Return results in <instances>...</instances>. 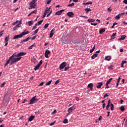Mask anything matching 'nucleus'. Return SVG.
<instances>
[{"label": "nucleus", "instance_id": "58836bf2", "mask_svg": "<svg viewBox=\"0 0 127 127\" xmlns=\"http://www.w3.org/2000/svg\"><path fill=\"white\" fill-rule=\"evenodd\" d=\"M74 3H72L71 4H68L67 6H70V7H72V6H74Z\"/></svg>", "mask_w": 127, "mask_h": 127}, {"label": "nucleus", "instance_id": "c03bdc74", "mask_svg": "<svg viewBox=\"0 0 127 127\" xmlns=\"http://www.w3.org/2000/svg\"><path fill=\"white\" fill-rule=\"evenodd\" d=\"M36 26H37V23H36L35 24V25L33 27L32 30H34L35 29H36Z\"/></svg>", "mask_w": 127, "mask_h": 127}, {"label": "nucleus", "instance_id": "2eb2a0df", "mask_svg": "<svg viewBox=\"0 0 127 127\" xmlns=\"http://www.w3.org/2000/svg\"><path fill=\"white\" fill-rule=\"evenodd\" d=\"M27 23H28L29 26H31L33 25V23H34V21L31 20L26 23V24H27Z\"/></svg>", "mask_w": 127, "mask_h": 127}, {"label": "nucleus", "instance_id": "bf43d9fd", "mask_svg": "<svg viewBox=\"0 0 127 127\" xmlns=\"http://www.w3.org/2000/svg\"><path fill=\"white\" fill-rule=\"evenodd\" d=\"M46 12H45V13H44V15L43 16V18H44V17H45V16H46Z\"/></svg>", "mask_w": 127, "mask_h": 127}, {"label": "nucleus", "instance_id": "37998d69", "mask_svg": "<svg viewBox=\"0 0 127 127\" xmlns=\"http://www.w3.org/2000/svg\"><path fill=\"white\" fill-rule=\"evenodd\" d=\"M31 13H32V14H33V13H35V14L37 13V10L36 9V10H35L32 11V12H31Z\"/></svg>", "mask_w": 127, "mask_h": 127}, {"label": "nucleus", "instance_id": "1a4fd4ad", "mask_svg": "<svg viewBox=\"0 0 127 127\" xmlns=\"http://www.w3.org/2000/svg\"><path fill=\"white\" fill-rule=\"evenodd\" d=\"M64 9H62L60 11H58L57 12H56L55 14L56 15H61V14H62V12H63V11H64Z\"/></svg>", "mask_w": 127, "mask_h": 127}, {"label": "nucleus", "instance_id": "de8ad7c7", "mask_svg": "<svg viewBox=\"0 0 127 127\" xmlns=\"http://www.w3.org/2000/svg\"><path fill=\"white\" fill-rule=\"evenodd\" d=\"M110 106H111V105L108 104L106 106V110L107 111H108V110H109V108H110Z\"/></svg>", "mask_w": 127, "mask_h": 127}, {"label": "nucleus", "instance_id": "dca6fc26", "mask_svg": "<svg viewBox=\"0 0 127 127\" xmlns=\"http://www.w3.org/2000/svg\"><path fill=\"white\" fill-rule=\"evenodd\" d=\"M105 31H106V29L104 28H103V29L100 30L99 33H100V34H103V33L104 32H105Z\"/></svg>", "mask_w": 127, "mask_h": 127}, {"label": "nucleus", "instance_id": "09e8293b", "mask_svg": "<svg viewBox=\"0 0 127 127\" xmlns=\"http://www.w3.org/2000/svg\"><path fill=\"white\" fill-rule=\"evenodd\" d=\"M91 25H94V26H96V25H97V24H98V23H91Z\"/></svg>", "mask_w": 127, "mask_h": 127}, {"label": "nucleus", "instance_id": "774afa93", "mask_svg": "<svg viewBox=\"0 0 127 127\" xmlns=\"http://www.w3.org/2000/svg\"><path fill=\"white\" fill-rule=\"evenodd\" d=\"M16 29H17V28L16 26H15L13 28V30H16Z\"/></svg>", "mask_w": 127, "mask_h": 127}, {"label": "nucleus", "instance_id": "4468645a", "mask_svg": "<svg viewBox=\"0 0 127 127\" xmlns=\"http://www.w3.org/2000/svg\"><path fill=\"white\" fill-rule=\"evenodd\" d=\"M103 86V82H99L98 83V85L96 86L97 89H100Z\"/></svg>", "mask_w": 127, "mask_h": 127}, {"label": "nucleus", "instance_id": "79ce46f5", "mask_svg": "<svg viewBox=\"0 0 127 127\" xmlns=\"http://www.w3.org/2000/svg\"><path fill=\"white\" fill-rule=\"evenodd\" d=\"M70 67H69V64L67 65V66L65 67L64 71H67V69H69Z\"/></svg>", "mask_w": 127, "mask_h": 127}, {"label": "nucleus", "instance_id": "6ab92c4d", "mask_svg": "<svg viewBox=\"0 0 127 127\" xmlns=\"http://www.w3.org/2000/svg\"><path fill=\"white\" fill-rule=\"evenodd\" d=\"M85 11L86 12V13H88V12L91 11V8H87L85 9Z\"/></svg>", "mask_w": 127, "mask_h": 127}, {"label": "nucleus", "instance_id": "c9c22d12", "mask_svg": "<svg viewBox=\"0 0 127 127\" xmlns=\"http://www.w3.org/2000/svg\"><path fill=\"white\" fill-rule=\"evenodd\" d=\"M93 83H89L88 85V88H92V87H93Z\"/></svg>", "mask_w": 127, "mask_h": 127}, {"label": "nucleus", "instance_id": "13d9d810", "mask_svg": "<svg viewBox=\"0 0 127 127\" xmlns=\"http://www.w3.org/2000/svg\"><path fill=\"white\" fill-rule=\"evenodd\" d=\"M113 65H111L108 67V69H111V70H113Z\"/></svg>", "mask_w": 127, "mask_h": 127}, {"label": "nucleus", "instance_id": "680f3d73", "mask_svg": "<svg viewBox=\"0 0 127 127\" xmlns=\"http://www.w3.org/2000/svg\"><path fill=\"white\" fill-rule=\"evenodd\" d=\"M106 97H109V95H108V94H105L103 98L105 99V98H106Z\"/></svg>", "mask_w": 127, "mask_h": 127}, {"label": "nucleus", "instance_id": "7c9ffc66", "mask_svg": "<svg viewBox=\"0 0 127 127\" xmlns=\"http://www.w3.org/2000/svg\"><path fill=\"white\" fill-rule=\"evenodd\" d=\"M115 18L116 19H120V18H121V15L120 14H119L118 15H117L116 17H115Z\"/></svg>", "mask_w": 127, "mask_h": 127}, {"label": "nucleus", "instance_id": "a18cd8bd", "mask_svg": "<svg viewBox=\"0 0 127 127\" xmlns=\"http://www.w3.org/2000/svg\"><path fill=\"white\" fill-rule=\"evenodd\" d=\"M4 85H5V82H4L0 86L1 88H3L4 87Z\"/></svg>", "mask_w": 127, "mask_h": 127}, {"label": "nucleus", "instance_id": "338daca9", "mask_svg": "<svg viewBox=\"0 0 127 127\" xmlns=\"http://www.w3.org/2000/svg\"><path fill=\"white\" fill-rule=\"evenodd\" d=\"M120 81H121V77H119L117 82L120 83Z\"/></svg>", "mask_w": 127, "mask_h": 127}, {"label": "nucleus", "instance_id": "f257e3e1", "mask_svg": "<svg viewBox=\"0 0 127 127\" xmlns=\"http://www.w3.org/2000/svg\"><path fill=\"white\" fill-rule=\"evenodd\" d=\"M26 55V53L21 52L16 55L13 54L10 57V59H12V61L10 62V65H11L14 63H16V62H18L21 59V57L20 56H24V55Z\"/></svg>", "mask_w": 127, "mask_h": 127}, {"label": "nucleus", "instance_id": "ddd939ff", "mask_svg": "<svg viewBox=\"0 0 127 127\" xmlns=\"http://www.w3.org/2000/svg\"><path fill=\"white\" fill-rule=\"evenodd\" d=\"M10 60L11 61V62H12V59H10V58H9V60L8 61H7L5 63V64H4V67H5L6 66H7V65H8V64H9V61H10Z\"/></svg>", "mask_w": 127, "mask_h": 127}, {"label": "nucleus", "instance_id": "603ef678", "mask_svg": "<svg viewBox=\"0 0 127 127\" xmlns=\"http://www.w3.org/2000/svg\"><path fill=\"white\" fill-rule=\"evenodd\" d=\"M119 14L120 15V16H121V15H122V16H124V15L125 14H126V13L123 12V13H120Z\"/></svg>", "mask_w": 127, "mask_h": 127}, {"label": "nucleus", "instance_id": "423d86ee", "mask_svg": "<svg viewBox=\"0 0 127 127\" xmlns=\"http://www.w3.org/2000/svg\"><path fill=\"white\" fill-rule=\"evenodd\" d=\"M24 36V33L20 34V35H15L13 37V39H18V38H21L23 36Z\"/></svg>", "mask_w": 127, "mask_h": 127}, {"label": "nucleus", "instance_id": "412c9836", "mask_svg": "<svg viewBox=\"0 0 127 127\" xmlns=\"http://www.w3.org/2000/svg\"><path fill=\"white\" fill-rule=\"evenodd\" d=\"M16 27L17 28L20 27L21 26V20H20V22L19 23H18L17 25H16Z\"/></svg>", "mask_w": 127, "mask_h": 127}, {"label": "nucleus", "instance_id": "c756f323", "mask_svg": "<svg viewBox=\"0 0 127 127\" xmlns=\"http://www.w3.org/2000/svg\"><path fill=\"white\" fill-rule=\"evenodd\" d=\"M110 106H111V111H114V109H115L114 104H113V103H112V104L110 105Z\"/></svg>", "mask_w": 127, "mask_h": 127}, {"label": "nucleus", "instance_id": "69168bd1", "mask_svg": "<svg viewBox=\"0 0 127 127\" xmlns=\"http://www.w3.org/2000/svg\"><path fill=\"white\" fill-rule=\"evenodd\" d=\"M36 38V36H34L32 38V40H34Z\"/></svg>", "mask_w": 127, "mask_h": 127}, {"label": "nucleus", "instance_id": "9b49d317", "mask_svg": "<svg viewBox=\"0 0 127 127\" xmlns=\"http://www.w3.org/2000/svg\"><path fill=\"white\" fill-rule=\"evenodd\" d=\"M67 16H69V17H73L74 16V13L72 12H68L67 13Z\"/></svg>", "mask_w": 127, "mask_h": 127}, {"label": "nucleus", "instance_id": "e2e57ef3", "mask_svg": "<svg viewBox=\"0 0 127 127\" xmlns=\"http://www.w3.org/2000/svg\"><path fill=\"white\" fill-rule=\"evenodd\" d=\"M103 119V117L102 116H100L99 118H98V121H101Z\"/></svg>", "mask_w": 127, "mask_h": 127}, {"label": "nucleus", "instance_id": "b1692460", "mask_svg": "<svg viewBox=\"0 0 127 127\" xmlns=\"http://www.w3.org/2000/svg\"><path fill=\"white\" fill-rule=\"evenodd\" d=\"M51 8V7H49L48 8V7L47 8V9L45 10V12H46V13H48L49 12V11H50V9Z\"/></svg>", "mask_w": 127, "mask_h": 127}, {"label": "nucleus", "instance_id": "7ed1b4c3", "mask_svg": "<svg viewBox=\"0 0 127 127\" xmlns=\"http://www.w3.org/2000/svg\"><path fill=\"white\" fill-rule=\"evenodd\" d=\"M36 96L33 97L29 101V105L35 104L36 102H38V99L36 98Z\"/></svg>", "mask_w": 127, "mask_h": 127}, {"label": "nucleus", "instance_id": "5fc2aeb1", "mask_svg": "<svg viewBox=\"0 0 127 127\" xmlns=\"http://www.w3.org/2000/svg\"><path fill=\"white\" fill-rule=\"evenodd\" d=\"M126 63H127V61H123L122 62V63L121 64H126Z\"/></svg>", "mask_w": 127, "mask_h": 127}, {"label": "nucleus", "instance_id": "0eeeda50", "mask_svg": "<svg viewBox=\"0 0 127 127\" xmlns=\"http://www.w3.org/2000/svg\"><path fill=\"white\" fill-rule=\"evenodd\" d=\"M50 53H51V52H50V51L47 50L45 52V56L46 57V58H49V56H48V55H49V54H50Z\"/></svg>", "mask_w": 127, "mask_h": 127}, {"label": "nucleus", "instance_id": "49530a36", "mask_svg": "<svg viewBox=\"0 0 127 127\" xmlns=\"http://www.w3.org/2000/svg\"><path fill=\"white\" fill-rule=\"evenodd\" d=\"M2 34H3V31L0 32V37H1V36H2Z\"/></svg>", "mask_w": 127, "mask_h": 127}, {"label": "nucleus", "instance_id": "a211bd4d", "mask_svg": "<svg viewBox=\"0 0 127 127\" xmlns=\"http://www.w3.org/2000/svg\"><path fill=\"white\" fill-rule=\"evenodd\" d=\"M27 30L25 29L24 32H23L22 33H24V35H26V34H29L30 32L28 31H27Z\"/></svg>", "mask_w": 127, "mask_h": 127}, {"label": "nucleus", "instance_id": "72a5a7b5", "mask_svg": "<svg viewBox=\"0 0 127 127\" xmlns=\"http://www.w3.org/2000/svg\"><path fill=\"white\" fill-rule=\"evenodd\" d=\"M48 26H49V23L46 24L45 25V26H44V29H46V28H47L48 27Z\"/></svg>", "mask_w": 127, "mask_h": 127}, {"label": "nucleus", "instance_id": "aec40b11", "mask_svg": "<svg viewBox=\"0 0 127 127\" xmlns=\"http://www.w3.org/2000/svg\"><path fill=\"white\" fill-rule=\"evenodd\" d=\"M105 60H107V61H110L111 60V56H107L105 58Z\"/></svg>", "mask_w": 127, "mask_h": 127}, {"label": "nucleus", "instance_id": "f3484780", "mask_svg": "<svg viewBox=\"0 0 127 127\" xmlns=\"http://www.w3.org/2000/svg\"><path fill=\"white\" fill-rule=\"evenodd\" d=\"M116 35H117V33H114L111 36V39H115L116 38Z\"/></svg>", "mask_w": 127, "mask_h": 127}, {"label": "nucleus", "instance_id": "052dcab7", "mask_svg": "<svg viewBox=\"0 0 127 127\" xmlns=\"http://www.w3.org/2000/svg\"><path fill=\"white\" fill-rule=\"evenodd\" d=\"M123 2L124 3H125V4H127V0H124Z\"/></svg>", "mask_w": 127, "mask_h": 127}, {"label": "nucleus", "instance_id": "4c0bfd02", "mask_svg": "<svg viewBox=\"0 0 127 127\" xmlns=\"http://www.w3.org/2000/svg\"><path fill=\"white\" fill-rule=\"evenodd\" d=\"M39 30V29H37L34 32V35L35 34H37V33H38V31Z\"/></svg>", "mask_w": 127, "mask_h": 127}, {"label": "nucleus", "instance_id": "0e129e2a", "mask_svg": "<svg viewBox=\"0 0 127 127\" xmlns=\"http://www.w3.org/2000/svg\"><path fill=\"white\" fill-rule=\"evenodd\" d=\"M88 4H92L93 3V2L92 1H88L87 2Z\"/></svg>", "mask_w": 127, "mask_h": 127}, {"label": "nucleus", "instance_id": "f03ea898", "mask_svg": "<svg viewBox=\"0 0 127 127\" xmlns=\"http://www.w3.org/2000/svg\"><path fill=\"white\" fill-rule=\"evenodd\" d=\"M36 1H37V0H32V1L29 4L30 8L29 9H31V8H35V6H36Z\"/></svg>", "mask_w": 127, "mask_h": 127}, {"label": "nucleus", "instance_id": "864d4df0", "mask_svg": "<svg viewBox=\"0 0 127 127\" xmlns=\"http://www.w3.org/2000/svg\"><path fill=\"white\" fill-rule=\"evenodd\" d=\"M105 107H106V103H103L102 105L103 109H105Z\"/></svg>", "mask_w": 127, "mask_h": 127}, {"label": "nucleus", "instance_id": "8fccbe9b", "mask_svg": "<svg viewBox=\"0 0 127 127\" xmlns=\"http://www.w3.org/2000/svg\"><path fill=\"white\" fill-rule=\"evenodd\" d=\"M110 83H111V81H110V80H109V79H108V80L107 81V82H106V85H109V84H110Z\"/></svg>", "mask_w": 127, "mask_h": 127}, {"label": "nucleus", "instance_id": "a19ab883", "mask_svg": "<svg viewBox=\"0 0 127 127\" xmlns=\"http://www.w3.org/2000/svg\"><path fill=\"white\" fill-rule=\"evenodd\" d=\"M42 22H43V20H40V21L38 22L37 25H40V24H41Z\"/></svg>", "mask_w": 127, "mask_h": 127}, {"label": "nucleus", "instance_id": "5701e85b", "mask_svg": "<svg viewBox=\"0 0 127 127\" xmlns=\"http://www.w3.org/2000/svg\"><path fill=\"white\" fill-rule=\"evenodd\" d=\"M35 46H36V45H35V44H34L32 45L31 46H30V47H29L28 48V49H32V48L35 47Z\"/></svg>", "mask_w": 127, "mask_h": 127}, {"label": "nucleus", "instance_id": "6e6d98bb", "mask_svg": "<svg viewBox=\"0 0 127 127\" xmlns=\"http://www.w3.org/2000/svg\"><path fill=\"white\" fill-rule=\"evenodd\" d=\"M52 0H49L47 2V4H49Z\"/></svg>", "mask_w": 127, "mask_h": 127}, {"label": "nucleus", "instance_id": "3c124183", "mask_svg": "<svg viewBox=\"0 0 127 127\" xmlns=\"http://www.w3.org/2000/svg\"><path fill=\"white\" fill-rule=\"evenodd\" d=\"M55 123H56V121H54L53 123H51L50 126H54V125H55Z\"/></svg>", "mask_w": 127, "mask_h": 127}, {"label": "nucleus", "instance_id": "9d476101", "mask_svg": "<svg viewBox=\"0 0 127 127\" xmlns=\"http://www.w3.org/2000/svg\"><path fill=\"white\" fill-rule=\"evenodd\" d=\"M54 31H55V29L53 28L50 34V38H52L53 35H54Z\"/></svg>", "mask_w": 127, "mask_h": 127}, {"label": "nucleus", "instance_id": "e433bc0d", "mask_svg": "<svg viewBox=\"0 0 127 127\" xmlns=\"http://www.w3.org/2000/svg\"><path fill=\"white\" fill-rule=\"evenodd\" d=\"M64 124H68V119H64L63 121Z\"/></svg>", "mask_w": 127, "mask_h": 127}, {"label": "nucleus", "instance_id": "f8f14e48", "mask_svg": "<svg viewBox=\"0 0 127 127\" xmlns=\"http://www.w3.org/2000/svg\"><path fill=\"white\" fill-rule=\"evenodd\" d=\"M35 118V116H30L28 119V122H32V121L34 120Z\"/></svg>", "mask_w": 127, "mask_h": 127}, {"label": "nucleus", "instance_id": "4d7b16f0", "mask_svg": "<svg viewBox=\"0 0 127 127\" xmlns=\"http://www.w3.org/2000/svg\"><path fill=\"white\" fill-rule=\"evenodd\" d=\"M43 85H44V82H42L39 85V86H43Z\"/></svg>", "mask_w": 127, "mask_h": 127}, {"label": "nucleus", "instance_id": "4be33fe9", "mask_svg": "<svg viewBox=\"0 0 127 127\" xmlns=\"http://www.w3.org/2000/svg\"><path fill=\"white\" fill-rule=\"evenodd\" d=\"M97 56H98V54H94L92 56L91 59H95V58L97 57Z\"/></svg>", "mask_w": 127, "mask_h": 127}, {"label": "nucleus", "instance_id": "bb28decb", "mask_svg": "<svg viewBox=\"0 0 127 127\" xmlns=\"http://www.w3.org/2000/svg\"><path fill=\"white\" fill-rule=\"evenodd\" d=\"M87 21L89 22H95V20L94 19H88Z\"/></svg>", "mask_w": 127, "mask_h": 127}, {"label": "nucleus", "instance_id": "a878e982", "mask_svg": "<svg viewBox=\"0 0 127 127\" xmlns=\"http://www.w3.org/2000/svg\"><path fill=\"white\" fill-rule=\"evenodd\" d=\"M9 40V35H8L4 39L5 42H7Z\"/></svg>", "mask_w": 127, "mask_h": 127}, {"label": "nucleus", "instance_id": "39448f33", "mask_svg": "<svg viewBox=\"0 0 127 127\" xmlns=\"http://www.w3.org/2000/svg\"><path fill=\"white\" fill-rule=\"evenodd\" d=\"M66 67V62H64L63 63H62L59 67L60 70H62L64 69Z\"/></svg>", "mask_w": 127, "mask_h": 127}, {"label": "nucleus", "instance_id": "cd10ccee", "mask_svg": "<svg viewBox=\"0 0 127 127\" xmlns=\"http://www.w3.org/2000/svg\"><path fill=\"white\" fill-rule=\"evenodd\" d=\"M51 83H52V80L49 81V82H47L46 83V86H49L51 84Z\"/></svg>", "mask_w": 127, "mask_h": 127}, {"label": "nucleus", "instance_id": "20e7f679", "mask_svg": "<svg viewBox=\"0 0 127 127\" xmlns=\"http://www.w3.org/2000/svg\"><path fill=\"white\" fill-rule=\"evenodd\" d=\"M41 65H42V60L40 61L39 63L35 67L34 70H35V71L38 70L39 68H40V66H41Z\"/></svg>", "mask_w": 127, "mask_h": 127}, {"label": "nucleus", "instance_id": "6e6552de", "mask_svg": "<svg viewBox=\"0 0 127 127\" xmlns=\"http://www.w3.org/2000/svg\"><path fill=\"white\" fill-rule=\"evenodd\" d=\"M74 110H75V106H73L72 107H71L70 108H69L67 111L68 112L69 114H71V113H72V112H73V111H74Z\"/></svg>", "mask_w": 127, "mask_h": 127}, {"label": "nucleus", "instance_id": "393cba45", "mask_svg": "<svg viewBox=\"0 0 127 127\" xmlns=\"http://www.w3.org/2000/svg\"><path fill=\"white\" fill-rule=\"evenodd\" d=\"M29 39H30V38H29V37H28L26 39H25L23 40V41H22L21 42H26V41H28V40H29Z\"/></svg>", "mask_w": 127, "mask_h": 127}, {"label": "nucleus", "instance_id": "f704fd0d", "mask_svg": "<svg viewBox=\"0 0 127 127\" xmlns=\"http://www.w3.org/2000/svg\"><path fill=\"white\" fill-rule=\"evenodd\" d=\"M60 82V80L58 79V80H57L55 83V85H58V84H59V83Z\"/></svg>", "mask_w": 127, "mask_h": 127}, {"label": "nucleus", "instance_id": "2f4dec72", "mask_svg": "<svg viewBox=\"0 0 127 127\" xmlns=\"http://www.w3.org/2000/svg\"><path fill=\"white\" fill-rule=\"evenodd\" d=\"M95 48H96V46L95 45H94V47H93V48L90 51V53H93L94 50H95Z\"/></svg>", "mask_w": 127, "mask_h": 127}, {"label": "nucleus", "instance_id": "c85d7f7f", "mask_svg": "<svg viewBox=\"0 0 127 127\" xmlns=\"http://www.w3.org/2000/svg\"><path fill=\"white\" fill-rule=\"evenodd\" d=\"M126 36H125V35L122 36L121 38L119 39V40H125L126 39Z\"/></svg>", "mask_w": 127, "mask_h": 127}, {"label": "nucleus", "instance_id": "ea45409f", "mask_svg": "<svg viewBox=\"0 0 127 127\" xmlns=\"http://www.w3.org/2000/svg\"><path fill=\"white\" fill-rule=\"evenodd\" d=\"M117 24H118V23H116V22L114 23L113 26L111 27V28H114L115 26L117 25Z\"/></svg>", "mask_w": 127, "mask_h": 127}, {"label": "nucleus", "instance_id": "473e14b6", "mask_svg": "<svg viewBox=\"0 0 127 127\" xmlns=\"http://www.w3.org/2000/svg\"><path fill=\"white\" fill-rule=\"evenodd\" d=\"M120 110H121V111H122V112H124L125 111V107H124V106H122L120 107Z\"/></svg>", "mask_w": 127, "mask_h": 127}]
</instances>
